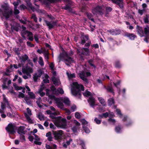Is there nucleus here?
Returning <instances> with one entry per match:
<instances>
[{
    "label": "nucleus",
    "instance_id": "obj_48",
    "mask_svg": "<svg viewBox=\"0 0 149 149\" xmlns=\"http://www.w3.org/2000/svg\"><path fill=\"white\" fill-rule=\"evenodd\" d=\"M145 11V9H143L142 10L139 9L138 10V13L141 15H142Z\"/></svg>",
    "mask_w": 149,
    "mask_h": 149
},
{
    "label": "nucleus",
    "instance_id": "obj_60",
    "mask_svg": "<svg viewBox=\"0 0 149 149\" xmlns=\"http://www.w3.org/2000/svg\"><path fill=\"white\" fill-rule=\"evenodd\" d=\"M84 130L85 131V132L87 133H88L90 132V130L89 129L86 127H83Z\"/></svg>",
    "mask_w": 149,
    "mask_h": 149
},
{
    "label": "nucleus",
    "instance_id": "obj_9",
    "mask_svg": "<svg viewBox=\"0 0 149 149\" xmlns=\"http://www.w3.org/2000/svg\"><path fill=\"white\" fill-rule=\"evenodd\" d=\"M6 129L10 133L13 134L15 132V126L12 123L9 124L6 128Z\"/></svg>",
    "mask_w": 149,
    "mask_h": 149
},
{
    "label": "nucleus",
    "instance_id": "obj_15",
    "mask_svg": "<svg viewBox=\"0 0 149 149\" xmlns=\"http://www.w3.org/2000/svg\"><path fill=\"white\" fill-rule=\"evenodd\" d=\"M21 33L22 36L25 40L26 39L25 35H27L28 36H29L33 35L32 33L31 32L27 31H22Z\"/></svg>",
    "mask_w": 149,
    "mask_h": 149
},
{
    "label": "nucleus",
    "instance_id": "obj_35",
    "mask_svg": "<svg viewBox=\"0 0 149 149\" xmlns=\"http://www.w3.org/2000/svg\"><path fill=\"white\" fill-rule=\"evenodd\" d=\"M40 77H38L36 74H34L33 76V79L34 81L35 82L37 81L38 78Z\"/></svg>",
    "mask_w": 149,
    "mask_h": 149
},
{
    "label": "nucleus",
    "instance_id": "obj_52",
    "mask_svg": "<svg viewBox=\"0 0 149 149\" xmlns=\"http://www.w3.org/2000/svg\"><path fill=\"white\" fill-rule=\"evenodd\" d=\"M75 116L76 118L78 119H79L81 118V116L80 113L78 112L75 113Z\"/></svg>",
    "mask_w": 149,
    "mask_h": 149
},
{
    "label": "nucleus",
    "instance_id": "obj_32",
    "mask_svg": "<svg viewBox=\"0 0 149 149\" xmlns=\"http://www.w3.org/2000/svg\"><path fill=\"white\" fill-rule=\"evenodd\" d=\"M49 52L47 50L46 52H45L44 54V55L45 56V60L48 62V60L49 58Z\"/></svg>",
    "mask_w": 149,
    "mask_h": 149
},
{
    "label": "nucleus",
    "instance_id": "obj_38",
    "mask_svg": "<svg viewBox=\"0 0 149 149\" xmlns=\"http://www.w3.org/2000/svg\"><path fill=\"white\" fill-rule=\"evenodd\" d=\"M38 117L40 120H42L44 119V116L41 113H39L38 115Z\"/></svg>",
    "mask_w": 149,
    "mask_h": 149
},
{
    "label": "nucleus",
    "instance_id": "obj_6",
    "mask_svg": "<svg viewBox=\"0 0 149 149\" xmlns=\"http://www.w3.org/2000/svg\"><path fill=\"white\" fill-rule=\"evenodd\" d=\"M104 7L103 6H97L92 10V12L94 14H99L102 15L104 14Z\"/></svg>",
    "mask_w": 149,
    "mask_h": 149
},
{
    "label": "nucleus",
    "instance_id": "obj_55",
    "mask_svg": "<svg viewBox=\"0 0 149 149\" xmlns=\"http://www.w3.org/2000/svg\"><path fill=\"white\" fill-rule=\"evenodd\" d=\"M26 44L27 45L30 47H33L34 46V45L30 42L27 41L26 42Z\"/></svg>",
    "mask_w": 149,
    "mask_h": 149
},
{
    "label": "nucleus",
    "instance_id": "obj_17",
    "mask_svg": "<svg viewBox=\"0 0 149 149\" xmlns=\"http://www.w3.org/2000/svg\"><path fill=\"white\" fill-rule=\"evenodd\" d=\"M136 29L138 34L140 37H142L144 36V33L141 27L137 25L136 27Z\"/></svg>",
    "mask_w": 149,
    "mask_h": 149
},
{
    "label": "nucleus",
    "instance_id": "obj_34",
    "mask_svg": "<svg viewBox=\"0 0 149 149\" xmlns=\"http://www.w3.org/2000/svg\"><path fill=\"white\" fill-rule=\"evenodd\" d=\"M25 116L26 119L28 120V121L30 123H32V121L29 115H28L27 113H25L24 114Z\"/></svg>",
    "mask_w": 149,
    "mask_h": 149
},
{
    "label": "nucleus",
    "instance_id": "obj_27",
    "mask_svg": "<svg viewBox=\"0 0 149 149\" xmlns=\"http://www.w3.org/2000/svg\"><path fill=\"white\" fill-rule=\"evenodd\" d=\"M144 31V33L146 35H149V26L148 25L146 26L145 27Z\"/></svg>",
    "mask_w": 149,
    "mask_h": 149
},
{
    "label": "nucleus",
    "instance_id": "obj_57",
    "mask_svg": "<svg viewBox=\"0 0 149 149\" xmlns=\"http://www.w3.org/2000/svg\"><path fill=\"white\" fill-rule=\"evenodd\" d=\"M14 14H17L19 13V10L17 9V7H14Z\"/></svg>",
    "mask_w": 149,
    "mask_h": 149
},
{
    "label": "nucleus",
    "instance_id": "obj_18",
    "mask_svg": "<svg viewBox=\"0 0 149 149\" xmlns=\"http://www.w3.org/2000/svg\"><path fill=\"white\" fill-rule=\"evenodd\" d=\"M125 36L129 38L130 39L132 40H134V38L136 37V36L133 33L127 32L125 33Z\"/></svg>",
    "mask_w": 149,
    "mask_h": 149
},
{
    "label": "nucleus",
    "instance_id": "obj_7",
    "mask_svg": "<svg viewBox=\"0 0 149 149\" xmlns=\"http://www.w3.org/2000/svg\"><path fill=\"white\" fill-rule=\"evenodd\" d=\"M2 12V14L6 19L8 18L13 13L12 10L10 9L6 8L2 11L0 9V12Z\"/></svg>",
    "mask_w": 149,
    "mask_h": 149
},
{
    "label": "nucleus",
    "instance_id": "obj_61",
    "mask_svg": "<svg viewBox=\"0 0 149 149\" xmlns=\"http://www.w3.org/2000/svg\"><path fill=\"white\" fill-rule=\"evenodd\" d=\"M97 110L99 112H104V109H103L102 107H99L97 108Z\"/></svg>",
    "mask_w": 149,
    "mask_h": 149
},
{
    "label": "nucleus",
    "instance_id": "obj_39",
    "mask_svg": "<svg viewBox=\"0 0 149 149\" xmlns=\"http://www.w3.org/2000/svg\"><path fill=\"white\" fill-rule=\"evenodd\" d=\"M24 134H20V139L22 142H23L25 141V139Z\"/></svg>",
    "mask_w": 149,
    "mask_h": 149
},
{
    "label": "nucleus",
    "instance_id": "obj_16",
    "mask_svg": "<svg viewBox=\"0 0 149 149\" xmlns=\"http://www.w3.org/2000/svg\"><path fill=\"white\" fill-rule=\"evenodd\" d=\"M25 127L20 126L17 129V132L19 134H25L26 132L25 131Z\"/></svg>",
    "mask_w": 149,
    "mask_h": 149
},
{
    "label": "nucleus",
    "instance_id": "obj_33",
    "mask_svg": "<svg viewBox=\"0 0 149 149\" xmlns=\"http://www.w3.org/2000/svg\"><path fill=\"white\" fill-rule=\"evenodd\" d=\"M24 100L25 101L26 103L29 105H30L31 104V102L30 100H29V98L27 97H24Z\"/></svg>",
    "mask_w": 149,
    "mask_h": 149
},
{
    "label": "nucleus",
    "instance_id": "obj_29",
    "mask_svg": "<svg viewBox=\"0 0 149 149\" xmlns=\"http://www.w3.org/2000/svg\"><path fill=\"white\" fill-rule=\"evenodd\" d=\"M38 63L41 66H43L44 65V63L42 58L40 57L39 58Z\"/></svg>",
    "mask_w": 149,
    "mask_h": 149
},
{
    "label": "nucleus",
    "instance_id": "obj_51",
    "mask_svg": "<svg viewBox=\"0 0 149 149\" xmlns=\"http://www.w3.org/2000/svg\"><path fill=\"white\" fill-rule=\"evenodd\" d=\"M74 123L76 125L75 127H78L80 125V123L76 120H74Z\"/></svg>",
    "mask_w": 149,
    "mask_h": 149
},
{
    "label": "nucleus",
    "instance_id": "obj_4",
    "mask_svg": "<svg viewBox=\"0 0 149 149\" xmlns=\"http://www.w3.org/2000/svg\"><path fill=\"white\" fill-rule=\"evenodd\" d=\"M53 121L55 125L57 127L65 128L66 126V120L64 118H61L59 117H57L55 118V120Z\"/></svg>",
    "mask_w": 149,
    "mask_h": 149
},
{
    "label": "nucleus",
    "instance_id": "obj_28",
    "mask_svg": "<svg viewBox=\"0 0 149 149\" xmlns=\"http://www.w3.org/2000/svg\"><path fill=\"white\" fill-rule=\"evenodd\" d=\"M22 61L24 62L26 60H28V61H30V60H29L28 56L26 54H25L22 56Z\"/></svg>",
    "mask_w": 149,
    "mask_h": 149
},
{
    "label": "nucleus",
    "instance_id": "obj_22",
    "mask_svg": "<svg viewBox=\"0 0 149 149\" xmlns=\"http://www.w3.org/2000/svg\"><path fill=\"white\" fill-rule=\"evenodd\" d=\"M81 44H84L86 42V41H87L89 39V37L87 35L83 36L81 38Z\"/></svg>",
    "mask_w": 149,
    "mask_h": 149
},
{
    "label": "nucleus",
    "instance_id": "obj_36",
    "mask_svg": "<svg viewBox=\"0 0 149 149\" xmlns=\"http://www.w3.org/2000/svg\"><path fill=\"white\" fill-rule=\"evenodd\" d=\"M11 29L12 31H18L19 30V29L17 26H12L11 27Z\"/></svg>",
    "mask_w": 149,
    "mask_h": 149
},
{
    "label": "nucleus",
    "instance_id": "obj_11",
    "mask_svg": "<svg viewBox=\"0 0 149 149\" xmlns=\"http://www.w3.org/2000/svg\"><path fill=\"white\" fill-rule=\"evenodd\" d=\"M54 137L56 139H61L63 134V132L61 130H58L53 132Z\"/></svg>",
    "mask_w": 149,
    "mask_h": 149
},
{
    "label": "nucleus",
    "instance_id": "obj_37",
    "mask_svg": "<svg viewBox=\"0 0 149 149\" xmlns=\"http://www.w3.org/2000/svg\"><path fill=\"white\" fill-rule=\"evenodd\" d=\"M86 15L87 16L89 19H91L92 21H93V22H94V19L92 18L93 16L92 14L87 13H86Z\"/></svg>",
    "mask_w": 149,
    "mask_h": 149
},
{
    "label": "nucleus",
    "instance_id": "obj_31",
    "mask_svg": "<svg viewBox=\"0 0 149 149\" xmlns=\"http://www.w3.org/2000/svg\"><path fill=\"white\" fill-rule=\"evenodd\" d=\"M47 50H46L45 49H43L41 48V49H38L37 52L40 54H41L42 53H43V54L45 52H46Z\"/></svg>",
    "mask_w": 149,
    "mask_h": 149
},
{
    "label": "nucleus",
    "instance_id": "obj_53",
    "mask_svg": "<svg viewBox=\"0 0 149 149\" xmlns=\"http://www.w3.org/2000/svg\"><path fill=\"white\" fill-rule=\"evenodd\" d=\"M81 121L82 123V124L83 125H86L88 123V122L84 119H81Z\"/></svg>",
    "mask_w": 149,
    "mask_h": 149
},
{
    "label": "nucleus",
    "instance_id": "obj_24",
    "mask_svg": "<svg viewBox=\"0 0 149 149\" xmlns=\"http://www.w3.org/2000/svg\"><path fill=\"white\" fill-rule=\"evenodd\" d=\"M27 93L30 98L34 99L36 98V95L33 92L31 91L28 92Z\"/></svg>",
    "mask_w": 149,
    "mask_h": 149
},
{
    "label": "nucleus",
    "instance_id": "obj_12",
    "mask_svg": "<svg viewBox=\"0 0 149 149\" xmlns=\"http://www.w3.org/2000/svg\"><path fill=\"white\" fill-rule=\"evenodd\" d=\"M88 101L91 107L94 108L95 106L96 105L95 104V98L91 96L88 100Z\"/></svg>",
    "mask_w": 149,
    "mask_h": 149
},
{
    "label": "nucleus",
    "instance_id": "obj_2",
    "mask_svg": "<svg viewBox=\"0 0 149 149\" xmlns=\"http://www.w3.org/2000/svg\"><path fill=\"white\" fill-rule=\"evenodd\" d=\"M58 58L59 59L58 62H60L61 60L63 61L67 66H69L70 64L74 62L73 58L69 56L68 53L66 52L61 53L58 57Z\"/></svg>",
    "mask_w": 149,
    "mask_h": 149
},
{
    "label": "nucleus",
    "instance_id": "obj_50",
    "mask_svg": "<svg viewBox=\"0 0 149 149\" xmlns=\"http://www.w3.org/2000/svg\"><path fill=\"white\" fill-rule=\"evenodd\" d=\"M42 85L40 86V88L38 90V92H41V91H42L44 89L45 87L43 85V84H42Z\"/></svg>",
    "mask_w": 149,
    "mask_h": 149
},
{
    "label": "nucleus",
    "instance_id": "obj_40",
    "mask_svg": "<svg viewBox=\"0 0 149 149\" xmlns=\"http://www.w3.org/2000/svg\"><path fill=\"white\" fill-rule=\"evenodd\" d=\"M106 89L108 91L111 92L113 94L114 93L113 91V89L110 86H108L106 88Z\"/></svg>",
    "mask_w": 149,
    "mask_h": 149
},
{
    "label": "nucleus",
    "instance_id": "obj_25",
    "mask_svg": "<svg viewBox=\"0 0 149 149\" xmlns=\"http://www.w3.org/2000/svg\"><path fill=\"white\" fill-rule=\"evenodd\" d=\"M98 99L100 103L103 106L106 105V102L104 100L102 97H98Z\"/></svg>",
    "mask_w": 149,
    "mask_h": 149
},
{
    "label": "nucleus",
    "instance_id": "obj_42",
    "mask_svg": "<svg viewBox=\"0 0 149 149\" xmlns=\"http://www.w3.org/2000/svg\"><path fill=\"white\" fill-rule=\"evenodd\" d=\"M83 95L86 97H88L91 94V93L89 91H86L85 92L83 93Z\"/></svg>",
    "mask_w": 149,
    "mask_h": 149
},
{
    "label": "nucleus",
    "instance_id": "obj_49",
    "mask_svg": "<svg viewBox=\"0 0 149 149\" xmlns=\"http://www.w3.org/2000/svg\"><path fill=\"white\" fill-rule=\"evenodd\" d=\"M35 74H36L38 77H40L42 74V72L41 70H39L38 71V73H35Z\"/></svg>",
    "mask_w": 149,
    "mask_h": 149
},
{
    "label": "nucleus",
    "instance_id": "obj_43",
    "mask_svg": "<svg viewBox=\"0 0 149 149\" xmlns=\"http://www.w3.org/2000/svg\"><path fill=\"white\" fill-rule=\"evenodd\" d=\"M57 91L61 94H63L64 93V92L63 89L60 88H59L57 89Z\"/></svg>",
    "mask_w": 149,
    "mask_h": 149
},
{
    "label": "nucleus",
    "instance_id": "obj_3",
    "mask_svg": "<svg viewBox=\"0 0 149 149\" xmlns=\"http://www.w3.org/2000/svg\"><path fill=\"white\" fill-rule=\"evenodd\" d=\"M22 72L19 71H18V73L20 75H22V73L24 75H22V77L25 79L31 78V74L33 72V69L30 67H27L26 65L25 68H23L22 69Z\"/></svg>",
    "mask_w": 149,
    "mask_h": 149
},
{
    "label": "nucleus",
    "instance_id": "obj_1",
    "mask_svg": "<svg viewBox=\"0 0 149 149\" xmlns=\"http://www.w3.org/2000/svg\"><path fill=\"white\" fill-rule=\"evenodd\" d=\"M84 90V87L83 85L79 84L77 82H73L72 85L71 91L72 94L78 98L81 96V91Z\"/></svg>",
    "mask_w": 149,
    "mask_h": 149
},
{
    "label": "nucleus",
    "instance_id": "obj_19",
    "mask_svg": "<svg viewBox=\"0 0 149 149\" xmlns=\"http://www.w3.org/2000/svg\"><path fill=\"white\" fill-rule=\"evenodd\" d=\"M61 0H44L43 3L46 5H48L52 3L58 2Z\"/></svg>",
    "mask_w": 149,
    "mask_h": 149
},
{
    "label": "nucleus",
    "instance_id": "obj_30",
    "mask_svg": "<svg viewBox=\"0 0 149 149\" xmlns=\"http://www.w3.org/2000/svg\"><path fill=\"white\" fill-rule=\"evenodd\" d=\"M108 103L109 105H111L114 103V101L113 98H110L108 100Z\"/></svg>",
    "mask_w": 149,
    "mask_h": 149
},
{
    "label": "nucleus",
    "instance_id": "obj_47",
    "mask_svg": "<svg viewBox=\"0 0 149 149\" xmlns=\"http://www.w3.org/2000/svg\"><path fill=\"white\" fill-rule=\"evenodd\" d=\"M116 111L117 112V114L119 116L120 118H121L122 116V115L119 109H117L116 110Z\"/></svg>",
    "mask_w": 149,
    "mask_h": 149
},
{
    "label": "nucleus",
    "instance_id": "obj_26",
    "mask_svg": "<svg viewBox=\"0 0 149 149\" xmlns=\"http://www.w3.org/2000/svg\"><path fill=\"white\" fill-rule=\"evenodd\" d=\"M52 80L54 84L56 85H59L60 83L59 80L56 79L55 77H53L52 78Z\"/></svg>",
    "mask_w": 149,
    "mask_h": 149
},
{
    "label": "nucleus",
    "instance_id": "obj_63",
    "mask_svg": "<svg viewBox=\"0 0 149 149\" xmlns=\"http://www.w3.org/2000/svg\"><path fill=\"white\" fill-rule=\"evenodd\" d=\"M95 121L97 124H100L101 122V120L98 119L97 118H95L94 119Z\"/></svg>",
    "mask_w": 149,
    "mask_h": 149
},
{
    "label": "nucleus",
    "instance_id": "obj_23",
    "mask_svg": "<svg viewBox=\"0 0 149 149\" xmlns=\"http://www.w3.org/2000/svg\"><path fill=\"white\" fill-rule=\"evenodd\" d=\"M66 75H67L69 79H72V78L75 77V73L71 74L70 72H67Z\"/></svg>",
    "mask_w": 149,
    "mask_h": 149
},
{
    "label": "nucleus",
    "instance_id": "obj_21",
    "mask_svg": "<svg viewBox=\"0 0 149 149\" xmlns=\"http://www.w3.org/2000/svg\"><path fill=\"white\" fill-rule=\"evenodd\" d=\"M25 1L26 2L27 6H29L33 11L37 10L35 8L32 6V4L29 1V0H26Z\"/></svg>",
    "mask_w": 149,
    "mask_h": 149
},
{
    "label": "nucleus",
    "instance_id": "obj_13",
    "mask_svg": "<svg viewBox=\"0 0 149 149\" xmlns=\"http://www.w3.org/2000/svg\"><path fill=\"white\" fill-rule=\"evenodd\" d=\"M113 3L118 5L121 9L123 8L124 0H111Z\"/></svg>",
    "mask_w": 149,
    "mask_h": 149
},
{
    "label": "nucleus",
    "instance_id": "obj_58",
    "mask_svg": "<svg viewBox=\"0 0 149 149\" xmlns=\"http://www.w3.org/2000/svg\"><path fill=\"white\" fill-rule=\"evenodd\" d=\"M106 11L107 12H110L112 10V8L110 7H107L106 8Z\"/></svg>",
    "mask_w": 149,
    "mask_h": 149
},
{
    "label": "nucleus",
    "instance_id": "obj_44",
    "mask_svg": "<svg viewBox=\"0 0 149 149\" xmlns=\"http://www.w3.org/2000/svg\"><path fill=\"white\" fill-rule=\"evenodd\" d=\"M62 8L66 10H70L71 9L69 5H67L65 6L62 7Z\"/></svg>",
    "mask_w": 149,
    "mask_h": 149
},
{
    "label": "nucleus",
    "instance_id": "obj_14",
    "mask_svg": "<svg viewBox=\"0 0 149 149\" xmlns=\"http://www.w3.org/2000/svg\"><path fill=\"white\" fill-rule=\"evenodd\" d=\"M111 35H118L120 34L121 33V31L119 29H111L108 31Z\"/></svg>",
    "mask_w": 149,
    "mask_h": 149
},
{
    "label": "nucleus",
    "instance_id": "obj_5",
    "mask_svg": "<svg viewBox=\"0 0 149 149\" xmlns=\"http://www.w3.org/2000/svg\"><path fill=\"white\" fill-rule=\"evenodd\" d=\"M91 75V74L90 72H86L84 71H80L78 73L79 77L85 84H87L88 82V80L86 77L90 76Z\"/></svg>",
    "mask_w": 149,
    "mask_h": 149
},
{
    "label": "nucleus",
    "instance_id": "obj_59",
    "mask_svg": "<svg viewBox=\"0 0 149 149\" xmlns=\"http://www.w3.org/2000/svg\"><path fill=\"white\" fill-rule=\"evenodd\" d=\"M20 8L21 9V10H22V9L24 10V9H27V7L25 6L24 5V4H22V5H21L20 6Z\"/></svg>",
    "mask_w": 149,
    "mask_h": 149
},
{
    "label": "nucleus",
    "instance_id": "obj_10",
    "mask_svg": "<svg viewBox=\"0 0 149 149\" xmlns=\"http://www.w3.org/2000/svg\"><path fill=\"white\" fill-rule=\"evenodd\" d=\"M44 21L49 29L53 28L56 25L57 22L56 21L49 22L47 20H45Z\"/></svg>",
    "mask_w": 149,
    "mask_h": 149
},
{
    "label": "nucleus",
    "instance_id": "obj_45",
    "mask_svg": "<svg viewBox=\"0 0 149 149\" xmlns=\"http://www.w3.org/2000/svg\"><path fill=\"white\" fill-rule=\"evenodd\" d=\"M115 130L116 132L117 133H120L121 131V129L119 126H117L115 127Z\"/></svg>",
    "mask_w": 149,
    "mask_h": 149
},
{
    "label": "nucleus",
    "instance_id": "obj_54",
    "mask_svg": "<svg viewBox=\"0 0 149 149\" xmlns=\"http://www.w3.org/2000/svg\"><path fill=\"white\" fill-rule=\"evenodd\" d=\"M76 106L74 105H73L71 107V111L72 112H73L76 110Z\"/></svg>",
    "mask_w": 149,
    "mask_h": 149
},
{
    "label": "nucleus",
    "instance_id": "obj_56",
    "mask_svg": "<svg viewBox=\"0 0 149 149\" xmlns=\"http://www.w3.org/2000/svg\"><path fill=\"white\" fill-rule=\"evenodd\" d=\"M18 97L19 98H24V95L23 93L20 92L18 95Z\"/></svg>",
    "mask_w": 149,
    "mask_h": 149
},
{
    "label": "nucleus",
    "instance_id": "obj_8",
    "mask_svg": "<svg viewBox=\"0 0 149 149\" xmlns=\"http://www.w3.org/2000/svg\"><path fill=\"white\" fill-rule=\"evenodd\" d=\"M55 100L56 102V106L58 107L63 110L66 109V108L64 107V105L63 103V102L61 98H56Z\"/></svg>",
    "mask_w": 149,
    "mask_h": 149
},
{
    "label": "nucleus",
    "instance_id": "obj_62",
    "mask_svg": "<svg viewBox=\"0 0 149 149\" xmlns=\"http://www.w3.org/2000/svg\"><path fill=\"white\" fill-rule=\"evenodd\" d=\"M26 110L28 114L29 115V116H31L32 115L31 112L29 108H27L26 109Z\"/></svg>",
    "mask_w": 149,
    "mask_h": 149
},
{
    "label": "nucleus",
    "instance_id": "obj_41",
    "mask_svg": "<svg viewBox=\"0 0 149 149\" xmlns=\"http://www.w3.org/2000/svg\"><path fill=\"white\" fill-rule=\"evenodd\" d=\"M22 0H17V1L13 3V4L14 6V7H17L18 4L20 3Z\"/></svg>",
    "mask_w": 149,
    "mask_h": 149
},
{
    "label": "nucleus",
    "instance_id": "obj_46",
    "mask_svg": "<svg viewBox=\"0 0 149 149\" xmlns=\"http://www.w3.org/2000/svg\"><path fill=\"white\" fill-rule=\"evenodd\" d=\"M31 18L33 19L36 22H37V18L36 17V15L32 14Z\"/></svg>",
    "mask_w": 149,
    "mask_h": 149
},
{
    "label": "nucleus",
    "instance_id": "obj_64",
    "mask_svg": "<svg viewBox=\"0 0 149 149\" xmlns=\"http://www.w3.org/2000/svg\"><path fill=\"white\" fill-rule=\"evenodd\" d=\"M144 22L145 23H148V16L147 15H146V17L144 18Z\"/></svg>",
    "mask_w": 149,
    "mask_h": 149
},
{
    "label": "nucleus",
    "instance_id": "obj_20",
    "mask_svg": "<svg viewBox=\"0 0 149 149\" xmlns=\"http://www.w3.org/2000/svg\"><path fill=\"white\" fill-rule=\"evenodd\" d=\"M65 104L67 106H69L70 104V102L69 99L67 97L61 98Z\"/></svg>",
    "mask_w": 149,
    "mask_h": 149
}]
</instances>
